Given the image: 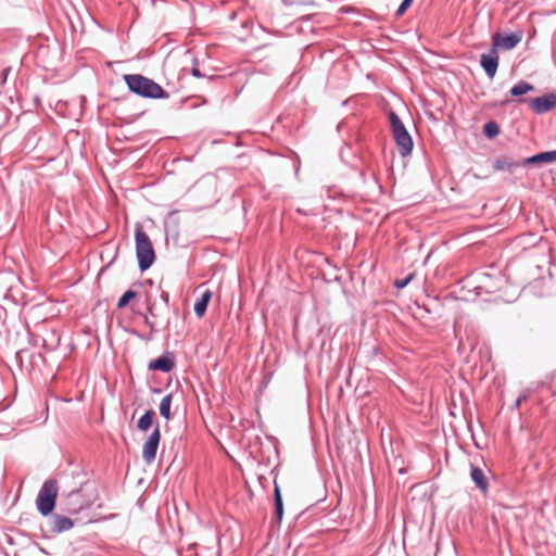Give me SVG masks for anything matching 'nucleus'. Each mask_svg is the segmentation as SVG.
<instances>
[{"instance_id": "nucleus-15", "label": "nucleus", "mask_w": 556, "mask_h": 556, "mask_svg": "<svg viewBox=\"0 0 556 556\" xmlns=\"http://www.w3.org/2000/svg\"><path fill=\"white\" fill-rule=\"evenodd\" d=\"M211 298L212 292L210 290H206L201 294L199 299H197L193 311L198 317H202L205 314Z\"/></svg>"}, {"instance_id": "nucleus-6", "label": "nucleus", "mask_w": 556, "mask_h": 556, "mask_svg": "<svg viewBox=\"0 0 556 556\" xmlns=\"http://www.w3.org/2000/svg\"><path fill=\"white\" fill-rule=\"evenodd\" d=\"M160 441L161 431L160 426L156 425L142 446V459L146 464L150 465L155 460Z\"/></svg>"}, {"instance_id": "nucleus-12", "label": "nucleus", "mask_w": 556, "mask_h": 556, "mask_svg": "<svg viewBox=\"0 0 556 556\" xmlns=\"http://www.w3.org/2000/svg\"><path fill=\"white\" fill-rule=\"evenodd\" d=\"M74 526V522L71 518L66 516H62L59 514H55L52 516L51 519V532L52 533H62L65 531H68Z\"/></svg>"}, {"instance_id": "nucleus-14", "label": "nucleus", "mask_w": 556, "mask_h": 556, "mask_svg": "<svg viewBox=\"0 0 556 556\" xmlns=\"http://www.w3.org/2000/svg\"><path fill=\"white\" fill-rule=\"evenodd\" d=\"M555 161H556V150L541 152V153L534 154L530 157H527L523 161V164L538 165V164H542V163H552Z\"/></svg>"}, {"instance_id": "nucleus-24", "label": "nucleus", "mask_w": 556, "mask_h": 556, "mask_svg": "<svg viewBox=\"0 0 556 556\" xmlns=\"http://www.w3.org/2000/svg\"><path fill=\"white\" fill-rule=\"evenodd\" d=\"M414 0H403L400 7L397 8L395 12V17H401L405 14V12L408 10V8L412 5Z\"/></svg>"}, {"instance_id": "nucleus-20", "label": "nucleus", "mask_w": 556, "mask_h": 556, "mask_svg": "<svg viewBox=\"0 0 556 556\" xmlns=\"http://www.w3.org/2000/svg\"><path fill=\"white\" fill-rule=\"evenodd\" d=\"M533 89H534L533 85H531L525 80H520L519 83H517L516 85H514L510 88L509 92L513 97H519V96L526 94L529 91H532Z\"/></svg>"}, {"instance_id": "nucleus-26", "label": "nucleus", "mask_w": 556, "mask_h": 556, "mask_svg": "<svg viewBox=\"0 0 556 556\" xmlns=\"http://www.w3.org/2000/svg\"><path fill=\"white\" fill-rule=\"evenodd\" d=\"M161 300L163 301L164 303V306H165V309H168V305H169V293L167 291H164L162 290L161 291Z\"/></svg>"}, {"instance_id": "nucleus-28", "label": "nucleus", "mask_w": 556, "mask_h": 556, "mask_svg": "<svg viewBox=\"0 0 556 556\" xmlns=\"http://www.w3.org/2000/svg\"><path fill=\"white\" fill-rule=\"evenodd\" d=\"M192 75L198 78L203 77L202 73L198 67L192 68Z\"/></svg>"}, {"instance_id": "nucleus-1", "label": "nucleus", "mask_w": 556, "mask_h": 556, "mask_svg": "<svg viewBox=\"0 0 556 556\" xmlns=\"http://www.w3.org/2000/svg\"><path fill=\"white\" fill-rule=\"evenodd\" d=\"M99 498L98 485L81 472L63 478L61 505L68 514H78L91 507Z\"/></svg>"}, {"instance_id": "nucleus-3", "label": "nucleus", "mask_w": 556, "mask_h": 556, "mask_svg": "<svg viewBox=\"0 0 556 556\" xmlns=\"http://www.w3.org/2000/svg\"><path fill=\"white\" fill-rule=\"evenodd\" d=\"M135 242L138 266L141 271L148 270L155 261V252L149 236L141 224L135 226Z\"/></svg>"}, {"instance_id": "nucleus-16", "label": "nucleus", "mask_w": 556, "mask_h": 556, "mask_svg": "<svg viewBox=\"0 0 556 556\" xmlns=\"http://www.w3.org/2000/svg\"><path fill=\"white\" fill-rule=\"evenodd\" d=\"M274 505H275V514L278 522H281L283 517V502L282 495L280 491V486L277 481H274Z\"/></svg>"}, {"instance_id": "nucleus-8", "label": "nucleus", "mask_w": 556, "mask_h": 556, "mask_svg": "<svg viewBox=\"0 0 556 556\" xmlns=\"http://www.w3.org/2000/svg\"><path fill=\"white\" fill-rule=\"evenodd\" d=\"M500 63L498 52L491 47L488 53L481 54L480 65L484 70L486 76L492 79L494 78Z\"/></svg>"}, {"instance_id": "nucleus-2", "label": "nucleus", "mask_w": 556, "mask_h": 556, "mask_svg": "<svg viewBox=\"0 0 556 556\" xmlns=\"http://www.w3.org/2000/svg\"><path fill=\"white\" fill-rule=\"evenodd\" d=\"M124 80L132 93L147 99H168L169 93L153 79L141 74H127Z\"/></svg>"}, {"instance_id": "nucleus-21", "label": "nucleus", "mask_w": 556, "mask_h": 556, "mask_svg": "<svg viewBox=\"0 0 556 556\" xmlns=\"http://www.w3.org/2000/svg\"><path fill=\"white\" fill-rule=\"evenodd\" d=\"M138 295V293L134 290H127L126 292H124V294L118 299L117 301V304H116V308L117 309H122L124 307H126L128 305V303L136 299Z\"/></svg>"}, {"instance_id": "nucleus-22", "label": "nucleus", "mask_w": 556, "mask_h": 556, "mask_svg": "<svg viewBox=\"0 0 556 556\" xmlns=\"http://www.w3.org/2000/svg\"><path fill=\"white\" fill-rule=\"evenodd\" d=\"M483 134L488 138H494L495 136H497L500 134V126L497 125L496 122H493V121L488 122L483 126Z\"/></svg>"}, {"instance_id": "nucleus-4", "label": "nucleus", "mask_w": 556, "mask_h": 556, "mask_svg": "<svg viewBox=\"0 0 556 556\" xmlns=\"http://www.w3.org/2000/svg\"><path fill=\"white\" fill-rule=\"evenodd\" d=\"M390 128L393 139L396 143L399 153L402 157H406L412 154L414 141L405 125L401 121L400 116L394 112L390 111L389 114Z\"/></svg>"}, {"instance_id": "nucleus-25", "label": "nucleus", "mask_w": 556, "mask_h": 556, "mask_svg": "<svg viewBox=\"0 0 556 556\" xmlns=\"http://www.w3.org/2000/svg\"><path fill=\"white\" fill-rule=\"evenodd\" d=\"M413 277H414V275H408L404 279H397L394 285L396 288L403 289L409 283V281L413 279Z\"/></svg>"}, {"instance_id": "nucleus-29", "label": "nucleus", "mask_w": 556, "mask_h": 556, "mask_svg": "<svg viewBox=\"0 0 556 556\" xmlns=\"http://www.w3.org/2000/svg\"><path fill=\"white\" fill-rule=\"evenodd\" d=\"M153 392H155V393H160V392H161V390H160V389H154V390H153Z\"/></svg>"}, {"instance_id": "nucleus-17", "label": "nucleus", "mask_w": 556, "mask_h": 556, "mask_svg": "<svg viewBox=\"0 0 556 556\" xmlns=\"http://www.w3.org/2000/svg\"><path fill=\"white\" fill-rule=\"evenodd\" d=\"M155 412L153 409H148L146 413L138 419L137 428L140 431H148L151 426L153 425V421L155 419Z\"/></svg>"}, {"instance_id": "nucleus-18", "label": "nucleus", "mask_w": 556, "mask_h": 556, "mask_svg": "<svg viewBox=\"0 0 556 556\" xmlns=\"http://www.w3.org/2000/svg\"><path fill=\"white\" fill-rule=\"evenodd\" d=\"M522 164H523V162L522 163L514 162V161L508 160L507 157H501V159H496L494 161L493 167L496 170L511 172L514 168L519 167Z\"/></svg>"}, {"instance_id": "nucleus-5", "label": "nucleus", "mask_w": 556, "mask_h": 556, "mask_svg": "<svg viewBox=\"0 0 556 556\" xmlns=\"http://www.w3.org/2000/svg\"><path fill=\"white\" fill-rule=\"evenodd\" d=\"M59 493L58 481L55 479H48L41 485L37 498L36 506L42 516L52 514Z\"/></svg>"}, {"instance_id": "nucleus-11", "label": "nucleus", "mask_w": 556, "mask_h": 556, "mask_svg": "<svg viewBox=\"0 0 556 556\" xmlns=\"http://www.w3.org/2000/svg\"><path fill=\"white\" fill-rule=\"evenodd\" d=\"M146 305L148 314L143 315L144 324L150 328L151 333H153L161 314L156 307L155 301H152L150 296H147Z\"/></svg>"}, {"instance_id": "nucleus-27", "label": "nucleus", "mask_w": 556, "mask_h": 556, "mask_svg": "<svg viewBox=\"0 0 556 556\" xmlns=\"http://www.w3.org/2000/svg\"><path fill=\"white\" fill-rule=\"evenodd\" d=\"M10 72H11V67L3 68V71H2V83H4L7 80L8 75L10 74Z\"/></svg>"}, {"instance_id": "nucleus-13", "label": "nucleus", "mask_w": 556, "mask_h": 556, "mask_svg": "<svg viewBox=\"0 0 556 556\" xmlns=\"http://www.w3.org/2000/svg\"><path fill=\"white\" fill-rule=\"evenodd\" d=\"M470 477H471L472 481L475 482V484L477 485V488L481 492H483V493L488 492L489 480H488L483 469H481L479 467L471 466Z\"/></svg>"}, {"instance_id": "nucleus-7", "label": "nucleus", "mask_w": 556, "mask_h": 556, "mask_svg": "<svg viewBox=\"0 0 556 556\" xmlns=\"http://www.w3.org/2000/svg\"><path fill=\"white\" fill-rule=\"evenodd\" d=\"M522 39L521 33H511L503 35L501 33H495L492 36V47L498 52L502 50H511L514 49Z\"/></svg>"}, {"instance_id": "nucleus-23", "label": "nucleus", "mask_w": 556, "mask_h": 556, "mask_svg": "<svg viewBox=\"0 0 556 556\" xmlns=\"http://www.w3.org/2000/svg\"><path fill=\"white\" fill-rule=\"evenodd\" d=\"M532 392L533 391L530 388L525 389L515 401L514 405L511 406V409H519L520 405L530 399Z\"/></svg>"}, {"instance_id": "nucleus-9", "label": "nucleus", "mask_w": 556, "mask_h": 556, "mask_svg": "<svg viewBox=\"0 0 556 556\" xmlns=\"http://www.w3.org/2000/svg\"><path fill=\"white\" fill-rule=\"evenodd\" d=\"M529 106L535 114L539 115L551 111L552 109L556 108V92L538 97L529 101Z\"/></svg>"}, {"instance_id": "nucleus-19", "label": "nucleus", "mask_w": 556, "mask_h": 556, "mask_svg": "<svg viewBox=\"0 0 556 556\" xmlns=\"http://www.w3.org/2000/svg\"><path fill=\"white\" fill-rule=\"evenodd\" d=\"M172 401H173V394L172 393L166 394L161 400V403L159 406L161 416L166 420H169L172 418V414H170Z\"/></svg>"}, {"instance_id": "nucleus-10", "label": "nucleus", "mask_w": 556, "mask_h": 556, "mask_svg": "<svg viewBox=\"0 0 556 556\" xmlns=\"http://www.w3.org/2000/svg\"><path fill=\"white\" fill-rule=\"evenodd\" d=\"M175 367V356L170 352H165L160 357L151 361L148 365L149 370L169 372Z\"/></svg>"}]
</instances>
